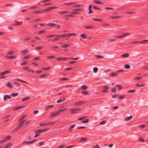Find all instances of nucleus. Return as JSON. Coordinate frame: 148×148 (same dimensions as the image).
Here are the masks:
<instances>
[{
	"instance_id": "1",
	"label": "nucleus",
	"mask_w": 148,
	"mask_h": 148,
	"mask_svg": "<svg viewBox=\"0 0 148 148\" xmlns=\"http://www.w3.org/2000/svg\"><path fill=\"white\" fill-rule=\"evenodd\" d=\"M68 58H63L61 57H59L57 58V60L58 61L60 60L65 61L67 60ZM69 58L72 59L73 60H77L79 59V57H78L76 58Z\"/></svg>"
},
{
	"instance_id": "2",
	"label": "nucleus",
	"mask_w": 148,
	"mask_h": 148,
	"mask_svg": "<svg viewBox=\"0 0 148 148\" xmlns=\"http://www.w3.org/2000/svg\"><path fill=\"white\" fill-rule=\"evenodd\" d=\"M47 130V129H39L37 130H36L35 132H36L35 135L34 136L35 137H36L40 135V133L42 132H44Z\"/></svg>"
},
{
	"instance_id": "3",
	"label": "nucleus",
	"mask_w": 148,
	"mask_h": 148,
	"mask_svg": "<svg viewBox=\"0 0 148 148\" xmlns=\"http://www.w3.org/2000/svg\"><path fill=\"white\" fill-rule=\"evenodd\" d=\"M22 123L23 122H20L17 124L16 127L13 130V131L15 132L22 127L23 126Z\"/></svg>"
},
{
	"instance_id": "4",
	"label": "nucleus",
	"mask_w": 148,
	"mask_h": 148,
	"mask_svg": "<svg viewBox=\"0 0 148 148\" xmlns=\"http://www.w3.org/2000/svg\"><path fill=\"white\" fill-rule=\"evenodd\" d=\"M58 7L57 6H53V7H51L49 8H48L46 9H45L44 10H42L43 12H47L49 11H50L51 10L53 9H55L57 8Z\"/></svg>"
},
{
	"instance_id": "5",
	"label": "nucleus",
	"mask_w": 148,
	"mask_h": 148,
	"mask_svg": "<svg viewBox=\"0 0 148 148\" xmlns=\"http://www.w3.org/2000/svg\"><path fill=\"white\" fill-rule=\"evenodd\" d=\"M81 110V109L79 108H74L73 109H70L69 110L71 111V113H76L77 111H80Z\"/></svg>"
},
{
	"instance_id": "6",
	"label": "nucleus",
	"mask_w": 148,
	"mask_h": 148,
	"mask_svg": "<svg viewBox=\"0 0 148 148\" xmlns=\"http://www.w3.org/2000/svg\"><path fill=\"white\" fill-rule=\"evenodd\" d=\"M85 103V102L84 101H80L75 102L73 103V105L74 106H77L80 105L82 104H83Z\"/></svg>"
},
{
	"instance_id": "7",
	"label": "nucleus",
	"mask_w": 148,
	"mask_h": 148,
	"mask_svg": "<svg viewBox=\"0 0 148 148\" xmlns=\"http://www.w3.org/2000/svg\"><path fill=\"white\" fill-rule=\"evenodd\" d=\"M103 88L104 90L101 91V92L103 93H106L108 92L107 90L109 89V87L108 86H104L103 87Z\"/></svg>"
},
{
	"instance_id": "8",
	"label": "nucleus",
	"mask_w": 148,
	"mask_h": 148,
	"mask_svg": "<svg viewBox=\"0 0 148 148\" xmlns=\"http://www.w3.org/2000/svg\"><path fill=\"white\" fill-rule=\"evenodd\" d=\"M59 114L58 113V112H57L56 113L52 112L51 113V114L50 116V118H53L56 116L58 115Z\"/></svg>"
},
{
	"instance_id": "9",
	"label": "nucleus",
	"mask_w": 148,
	"mask_h": 148,
	"mask_svg": "<svg viewBox=\"0 0 148 148\" xmlns=\"http://www.w3.org/2000/svg\"><path fill=\"white\" fill-rule=\"evenodd\" d=\"M10 72V70H7L1 72L0 74V76H3Z\"/></svg>"
},
{
	"instance_id": "10",
	"label": "nucleus",
	"mask_w": 148,
	"mask_h": 148,
	"mask_svg": "<svg viewBox=\"0 0 148 148\" xmlns=\"http://www.w3.org/2000/svg\"><path fill=\"white\" fill-rule=\"evenodd\" d=\"M20 23H22L23 22H18L17 21H15L14 23H12V25L14 26H19L21 25Z\"/></svg>"
},
{
	"instance_id": "11",
	"label": "nucleus",
	"mask_w": 148,
	"mask_h": 148,
	"mask_svg": "<svg viewBox=\"0 0 148 148\" xmlns=\"http://www.w3.org/2000/svg\"><path fill=\"white\" fill-rule=\"evenodd\" d=\"M11 98V97L8 95H6L4 96L3 97V100L4 101H6L7 99H10Z\"/></svg>"
},
{
	"instance_id": "12",
	"label": "nucleus",
	"mask_w": 148,
	"mask_h": 148,
	"mask_svg": "<svg viewBox=\"0 0 148 148\" xmlns=\"http://www.w3.org/2000/svg\"><path fill=\"white\" fill-rule=\"evenodd\" d=\"M93 1L96 4H104V3L99 1L97 0H93Z\"/></svg>"
},
{
	"instance_id": "13",
	"label": "nucleus",
	"mask_w": 148,
	"mask_h": 148,
	"mask_svg": "<svg viewBox=\"0 0 148 148\" xmlns=\"http://www.w3.org/2000/svg\"><path fill=\"white\" fill-rule=\"evenodd\" d=\"M84 28L87 29H91L94 28V27L92 26H87L84 27Z\"/></svg>"
},
{
	"instance_id": "14",
	"label": "nucleus",
	"mask_w": 148,
	"mask_h": 148,
	"mask_svg": "<svg viewBox=\"0 0 148 148\" xmlns=\"http://www.w3.org/2000/svg\"><path fill=\"white\" fill-rule=\"evenodd\" d=\"M43 12L42 10H38L34 11L33 13L34 14H36L41 13Z\"/></svg>"
},
{
	"instance_id": "15",
	"label": "nucleus",
	"mask_w": 148,
	"mask_h": 148,
	"mask_svg": "<svg viewBox=\"0 0 148 148\" xmlns=\"http://www.w3.org/2000/svg\"><path fill=\"white\" fill-rule=\"evenodd\" d=\"M54 37H57L53 39V42H54L56 40H59L60 38V35H55Z\"/></svg>"
},
{
	"instance_id": "16",
	"label": "nucleus",
	"mask_w": 148,
	"mask_h": 148,
	"mask_svg": "<svg viewBox=\"0 0 148 148\" xmlns=\"http://www.w3.org/2000/svg\"><path fill=\"white\" fill-rule=\"evenodd\" d=\"M12 145V143H8L7 145H5L4 146L5 148H8L10 147Z\"/></svg>"
},
{
	"instance_id": "17",
	"label": "nucleus",
	"mask_w": 148,
	"mask_h": 148,
	"mask_svg": "<svg viewBox=\"0 0 148 148\" xmlns=\"http://www.w3.org/2000/svg\"><path fill=\"white\" fill-rule=\"evenodd\" d=\"M76 34L75 33H70L69 34H66V37H69L72 36H75Z\"/></svg>"
},
{
	"instance_id": "18",
	"label": "nucleus",
	"mask_w": 148,
	"mask_h": 148,
	"mask_svg": "<svg viewBox=\"0 0 148 148\" xmlns=\"http://www.w3.org/2000/svg\"><path fill=\"white\" fill-rule=\"evenodd\" d=\"M132 117V116H126L125 119V120L126 121H128L131 119Z\"/></svg>"
},
{
	"instance_id": "19",
	"label": "nucleus",
	"mask_w": 148,
	"mask_h": 148,
	"mask_svg": "<svg viewBox=\"0 0 148 148\" xmlns=\"http://www.w3.org/2000/svg\"><path fill=\"white\" fill-rule=\"evenodd\" d=\"M26 117V115L24 114L23 115L22 117H21L18 120V121H20L21 120H23Z\"/></svg>"
},
{
	"instance_id": "20",
	"label": "nucleus",
	"mask_w": 148,
	"mask_h": 148,
	"mask_svg": "<svg viewBox=\"0 0 148 148\" xmlns=\"http://www.w3.org/2000/svg\"><path fill=\"white\" fill-rule=\"evenodd\" d=\"M30 98V97H25L23 98L22 99V101H25L26 100L29 99Z\"/></svg>"
},
{
	"instance_id": "21",
	"label": "nucleus",
	"mask_w": 148,
	"mask_h": 148,
	"mask_svg": "<svg viewBox=\"0 0 148 148\" xmlns=\"http://www.w3.org/2000/svg\"><path fill=\"white\" fill-rule=\"evenodd\" d=\"M6 86L8 87H9V88H12L13 87L12 85H11V84L9 82H8L7 83L6 85Z\"/></svg>"
},
{
	"instance_id": "22",
	"label": "nucleus",
	"mask_w": 148,
	"mask_h": 148,
	"mask_svg": "<svg viewBox=\"0 0 148 148\" xmlns=\"http://www.w3.org/2000/svg\"><path fill=\"white\" fill-rule=\"evenodd\" d=\"M33 143V142L32 141H25L23 142V144H30Z\"/></svg>"
},
{
	"instance_id": "23",
	"label": "nucleus",
	"mask_w": 148,
	"mask_h": 148,
	"mask_svg": "<svg viewBox=\"0 0 148 148\" xmlns=\"http://www.w3.org/2000/svg\"><path fill=\"white\" fill-rule=\"evenodd\" d=\"M80 37L84 39H86L87 38V36L85 34H82L80 35Z\"/></svg>"
},
{
	"instance_id": "24",
	"label": "nucleus",
	"mask_w": 148,
	"mask_h": 148,
	"mask_svg": "<svg viewBox=\"0 0 148 148\" xmlns=\"http://www.w3.org/2000/svg\"><path fill=\"white\" fill-rule=\"evenodd\" d=\"M129 56V54L128 53H127L122 55L121 56V57H122L126 58L128 57Z\"/></svg>"
},
{
	"instance_id": "25",
	"label": "nucleus",
	"mask_w": 148,
	"mask_h": 148,
	"mask_svg": "<svg viewBox=\"0 0 148 148\" xmlns=\"http://www.w3.org/2000/svg\"><path fill=\"white\" fill-rule=\"evenodd\" d=\"M64 100H65V99L64 98L62 99L61 98V99H58L57 101V102L58 103H61V102H62L63 101H64Z\"/></svg>"
},
{
	"instance_id": "26",
	"label": "nucleus",
	"mask_w": 148,
	"mask_h": 148,
	"mask_svg": "<svg viewBox=\"0 0 148 148\" xmlns=\"http://www.w3.org/2000/svg\"><path fill=\"white\" fill-rule=\"evenodd\" d=\"M87 140V138L85 137H81L80 139V141L81 142H83L85 141H86Z\"/></svg>"
},
{
	"instance_id": "27",
	"label": "nucleus",
	"mask_w": 148,
	"mask_h": 148,
	"mask_svg": "<svg viewBox=\"0 0 148 148\" xmlns=\"http://www.w3.org/2000/svg\"><path fill=\"white\" fill-rule=\"evenodd\" d=\"M148 42V40H144L141 41H139L140 43H147V42Z\"/></svg>"
},
{
	"instance_id": "28",
	"label": "nucleus",
	"mask_w": 148,
	"mask_h": 148,
	"mask_svg": "<svg viewBox=\"0 0 148 148\" xmlns=\"http://www.w3.org/2000/svg\"><path fill=\"white\" fill-rule=\"evenodd\" d=\"M47 25H49L51 26H56L57 25V24H56L53 23H49L47 24Z\"/></svg>"
},
{
	"instance_id": "29",
	"label": "nucleus",
	"mask_w": 148,
	"mask_h": 148,
	"mask_svg": "<svg viewBox=\"0 0 148 148\" xmlns=\"http://www.w3.org/2000/svg\"><path fill=\"white\" fill-rule=\"evenodd\" d=\"M145 85V84H138V83H136V86L138 87H140L141 86H144Z\"/></svg>"
},
{
	"instance_id": "30",
	"label": "nucleus",
	"mask_w": 148,
	"mask_h": 148,
	"mask_svg": "<svg viewBox=\"0 0 148 148\" xmlns=\"http://www.w3.org/2000/svg\"><path fill=\"white\" fill-rule=\"evenodd\" d=\"M28 51V50L25 49L22 50L21 52V53L23 54H25Z\"/></svg>"
},
{
	"instance_id": "31",
	"label": "nucleus",
	"mask_w": 148,
	"mask_h": 148,
	"mask_svg": "<svg viewBox=\"0 0 148 148\" xmlns=\"http://www.w3.org/2000/svg\"><path fill=\"white\" fill-rule=\"evenodd\" d=\"M54 107V106L53 105H47L46 106H45V108H46L47 110L48 108H50L53 107Z\"/></svg>"
},
{
	"instance_id": "32",
	"label": "nucleus",
	"mask_w": 148,
	"mask_h": 148,
	"mask_svg": "<svg viewBox=\"0 0 148 148\" xmlns=\"http://www.w3.org/2000/svg\"><path fill=\"white\" fill-rule=\"evenodd\" d=\"M87 87L85 85H83L81 87V89L82 90H86Z\"/></svg>"
},
{
	"instance_id": "33",
	"label": "nucleus",
	"mask_w": 148,
	"mask_h": 148,
	"mask_svg": "<svg viewBox=\"0 0 148 148\" xmlns=\"http://www.w3.org/2000/svg\"><path fill=\"white\" fill-rule=\"evenodd\" d=\"M121 17L120 16H110V18H120Z\"/></svg>"
},
{
	"instance_id": "34",
	"label": "nucleus",
	"mask_w": 148,
	"mask_h": 148,
	"mask_svg": "<svg viewBox=\"0 0 148 148\" xmlns=\"http://www.w3.org/2000/svg\"><path fill=\"white\" fill-rule=\"evenodd\" d=\"M75 2H71L69 3H64V5H71L73 4H75Z\"/></svg>"
},
{
	"instance_id": "35",
	"label": "nucleus",
	"mask_w": 148,
	"mask_h": 148,
	"mask_svg": "<svg viewBox=\"0 0 148 148\" xmlns=\"http://www.w3.org/2000/svg\"><path fill=\"white\" fill-rule=\"evenodd\" d=\"M116 88L115 87H114L111 89V91L112 92H114L116 91Z\"/></svg>"
},
{
	"instance_id": "36",
	"label": "nucleus",
	"mask_w": 148,
	"mask_h": 148,
	"mask_svg": "<svg viewBox=\"0 0 148 148\" xmlns=\"http://www.w3.org/2000/svg\"><path fill=\"white\" fill-rule=\"evenodd\" d=\"M69 46V44H65L63 45H61V47L63 48H66Z\"/></svg>"
},
{
	"instance_id": "37",
	"label": "nucleus",
	"mask_w": 148,
	"mask_h": 148,
	"mask_svg": "<svg viewBox=\"0 0 148 148\" xmlns=\"http://www.w3.org/2000/svg\"><path fill=\"white\" fill-rule=\"evenodd\" d=\"M23 106H20L18 107H17L16 108H14V110H18L20 108H23Z\"/></svg>"
},
{
	"instance_id": "38",
	"label": "nucleus",
	"mask_w": 148,
	"mask_h": 148,
	"mask_svg": "<svg viewBox=\"0 0 148 148\" xmlns=\"http://www.w3.org/2000/svg\"><path fill=\"white\" fill-rule=\"evenodd\" d=\"M130 34V33H124L123 34V37H125L126 36L129 35Z\"/></svg>"
},
{
	"instance_id": "39",
	"label": "nucleus",
	"mask_w": 148,
	"mask_h": 148,
	"mask_svg": "<svg viewBox=\"0 0 148 148\" xmlns=\"http://www.w3.org/2000/svg\"><path fill=\"white\" fill-rule=\"evenodd\" d=\"M92 20L94 21L99 22H101L102 21V20L101 19L99 18H93L92 19Z\"/></svg>"
},
{
	"instance_id": "40",
	"label": "nucleus",
	"mask_w": 148,
	"mask_h": 148,
	"mask_svg": "<svg viewBox=\"0 0 148 148\" xmlns=\"http://www.w3.org/2000/svg\"><path fill=\"white\" fill-rule=\"evenodd\" d=\"M124 67L126 69H129L130 68V66L129 64H126L124 65Z\"/></svg>"
},
{
	"instance_id": "41",
	"label": "nucleus",
	"mask_w": 148,
	"mask_h": 148,
	"mask_svg": "<svg viewBox=\"0 0 148 148\" xmlns=\"http://www.w3.org/2000/svg\"><path fill=\"white\" fill-rule=\"evenodd\" d=\"M16 58V56L14 55L8 57H7V58L9 59H12V58Z\"/></svg>"
},
{
	"instance_id": "42",
	"label": "nucleus",
	"mask_w": 148,
	"mask_h": 148,
	"mask_svg": "<svg viewBox=\"0 0 148 148\" xmlns=\"http://www.w3.org/2000/svg\"><path fill=\"white\" fill-rule=\"evenodd\" d=\"M11 138V136H7L5 138V140H6V141L8 140H10Z\"/></svg>"
},
{
	"instance_id": "43",
	"label": "nucleus",
	"mask_w": 148,
	"mask_h": 148,
	"mask_svg": "<svg viewBox=\"0 0 148 148\" xmlns=\"http://www.w3.org/2000/svg\"><path fill=\"white\" fill-rule=\"evenodd\" d=\"M95 56H96V57H98V59H102L103 58V56L100 55H95Z\"/></svg>"
},
{
	"instance_id": "44",
	"label": "nucleus",
	"mask_w": 148,
	"mask_h": 148,
	"mask_svg": "<svg viewBox=\"0 0 148 148\" xmlns=\"http://www.w3.org/2000/svg\"><path fill=\"white\" fill-rule=\"evenodd\" d=\"M125 97L123 95H121V96L118 97V99H122L124 98Z\"/></svg>"
},
{
	"instance_id": "45",
	"label": "nucleus",
	"mask_w": 148,
	"mask_h": 148,
	"mask_svg": "<svg viewBox=\"0 0 148 148\" xmlns=\"http://www.w3.org/2000/svg\"><path fill=\"white\" fill-rule=\"evenodd\" d=\"M116 86L117 87V89L118 90H119L121 89V87L120 85H117Z\"/></svg>"
},
{
	"instance_id": "46",
	"label": "nucleus",
	"mask_w": 148,
	"mask_h": 148,
	"mask_svg": "<svg viewBox=\"0 0 148 148\" xmlns=\"http://www.w3.org/2000/svg\"><path fill=\"white\" fill-rule=\"evenodd\" d=\"M50 69V67H48L46 68H42V69L43 70H48Z\"/></svg>"
},
{
	"instance_id": "47",
	"label": "nucleus",
	"mask_w": 148,
	"mask_h": 148,
	"mask_svg": "<svg viewBox=\"0 0 148 148\" xmlns=\"http://www.w3.org/2000/svg\"><path fill=\"white\" fill-rule=\"evenodd\" d=\"M14 53V52L13 51H10L8 52L7 54L8 55L13 54Z\"/></svg>"
},
{
	"instance_id": "48",
	"label": "nucleus",
	"mask_w": 148,
	"mask_h": 148,
	"mask_svg": "<svg viewBox=\"0 0 148 148\" xmlns=\"http://www.w3.org/2000/svg\"><path fill=\"white\" fill-rule=\"evenodd\" d=\"M93 71L95 73H96L98 70V69L97 67H94L93 69Z\"/></svg>"
},
{
	"instance_id": "49",
	"label": "nucleus",
	"mask_w": 148,
	"mask_h": 148,
	"mask_svg": "<svg viewBox=\"0 0 148 148\" xmlns=\"http://www.w3.org/2000/svg\"><path fill=\"white\" fill-rule=\"evenodd\" d=\"M18 94V93H13L11 94V95L12 97H15L17 96Z\"/></svg>"
},
{
	"instance_id": "50",
	"label": "nucleus",
	"mask_w": 148,
	"mask_h": 148,
	"mask_svg": "<svg viewBox=\"0 0 148 148\" xmlns=\"http://www.w3.org/2000/svg\"><path fill=\"white\" fill-rule=\"evenodd\" d=\"M89 121V119H87L85 120H83L82 121V122L83 123H86L88 122Z\"/></svg>"
},
{
	"instance_id": "51",
	"label": "nucleus",
	"mask_w": 148,
	"mask_h": 148,
	"mask_svg": "<svg viewBox=\"0 0 148 148\" xmlns=\"http://www.w3.org/2000/svg\"><path fill=\"white\" fill-rule=\"evenodd\" d=\"M13 84L15 85L16 86H20V84L17 82H13Z\"/></svg>"
},
{
	"instance_id": "52",
	"label": "nucleus",
	"mask_w": 148,
	"mask_h": 148,
	"mask_svg": "<svg viewBox=\"0 0 148 148\" xmlns=\"http://www.w3.org/2000/svg\"><path fill=\"white\" fill-rule=\"evenodd\" d=\"M73 11H77V12L81 11H82V10L81 8H79L76 9L75 10H73Z\"/></svg>"
},
{
	"instance_id": "53",
	"label": "nucleus",
	"mask_w": 148,
	"mask_h": 148,
	"mask_svg": "<svg viewBox=\"0 0 148 148\" xmlns=\"http://www.w3.org/2000/svg\"><path fill=\"white\" fill-rule=\"evenodd\" d=\"M37 8V7L36 6H32L29 8H28L29 10H31V9H36V8Z\"/></svg>"
},
{
	"instance_id": "54",
	"label": "nucleus",
	"mask_w": 148,
	"mask_h": 148,
	"mask_svg": "<svg viewBox=\"0 0 148 148\" xmlns=\"http://www.w3.org/2000/svg\"><path fill=\"white\" fill-rule=\"evenodd\" d=\"M49 125V123H46L45 124H42V123H41L40 124V126H45V125Z\"/></svg>"
},
{
	"instance_id": "55",
	"label": "nucleus",
	"mask_w": 148,
	"mask_h": 148,
	"mask_svg": "<svg viewBox=\"0 0 148 148\" xmlns=\"http://www.w3.org/2000/svg\"><path fill=\"white\" fill-rule=\"evenodd\" d=\"M50 1V0H42L40 1L41 3H45Z\"/></svg>"
},
{
	"instance_id": "56",
	"label": "nucleus",
	"mask_w": 148,
	"mask_h": 148,
	"mask_svg": "<svg viewBox=\"0 0 148 148\" xmlns=\"http://www.w3.org/2000/svg\"><path fill=\"white\" fill-rule=\"evenodd\" d=\"M82 94L83 95H88L89 94L88 92L86 91H83L82 92Z\"/></svg>"
},
{
	"instance_id": "57",
	"label": "nucleus",
	"mask_w": 148,
	"mask_h": 148,
	"mask_svg": "<svg viewBox=\"0 0 148 148\" xmlns=\"http://www.w3.org/2000/svg\"><path fill=\"white\" fill-rule=\"evenodd\" d=\"M117 75H118V74L117 73H112L110 74V76H116Z\"/></svg>"
},
{
	"instance_id": "58",
	"label": "nucleus",
	"mask_w": 148,
	"mask_h": 148,
	"mask_svg": "<svg viewBox=\"0 0 148 148\" xmlns=\"http://www.w3.org/2000/svg\"><path fill=\"white\" fill-rule=\"evenodd\" d=\"M135 91H136V90H130L128 91H127V93H132V92H134Z\"/></svg>"
},
{
	"instance_id": "59",
	"label": "nucleus",
	"mask_w": 148,
	"mask_h": 148,
	"mask_svg": "<svg viewBox=\"0 0 148 148\" xmlns=\"http://www.w3.org/2000/svg\"><path fill=\"white\" fill-rule=\"evenodd\" d=\"M93 8H94V9H97V10H102L100 8H98L97 7L95 6H93Z\"/></svg>"
},
{
	"instance_id": "60",
	"label": "nucleus",
	"mask_w": 148,
	"mask_h": 148,
	"mask_svg": "<svg viewBox=\"0 0 148 148\" xmlns=\"http://www.w3.org/2000/svg\"><path fill=\"white\" fill-rule=\"evenodd\" d=\"M47 75V74H44L42 75H41L39 76V77L40 78H42L43 77H46Z\"/></svg>"
},
{
	"instance_id": "61",
	"label": "nucleus",
	"mask_w": 148,
	"mask_h": 148,
	"mask_svg": "<svg viewBox=\"0 0 148 148\" xmlns=\"http://www.w3.org/2000/svg\"><path fill=\"white\" fill-rule=\"evenodd\" d=\"M42 48V47H41L38 46L36 47L35 49L37 50H40Z\"/></svg>"
},
{
	"instance_id": "62",
	"label": "nucleus",
	"mask_w": 148,
	"mask_h": 148,
	"mask_svg": "<svg viewBox=\"0 0 148 148\" xmlns=\"http://www.w3.org/2000/svg\"><path fill=\"white\" fill-rule=\"evenodd\" d=\"M86 116H84V117L79 118H78V120L79 121H80V120H82L83 119H85L86 118Z\"/></svg>"
},
{
	"instance_id": "63",
	"label": "nucleus",
	"mask_w": 148,
	"mask_h": 148,
	"mask_svg": "<svg viewBox=\"0 0 148 148\" xmlns=\"http://www.w3.org/2000/svg\"><path fill=\"white\" fill-rule=\"evenodd\" d=\"M27 63V61H25L23 62L21 64V66L25 65Z\"/></svg>"
},
{
	"instance_id": "64",
	"label": "nucleus",
	"mask_w": 148,
	"mask_h": 148,
	"mask_svg": "<svg viewBox=\"0 0 148 148\" xmlns=\"http://www.w3.org/2000/svg\"><path fill=\"white\" fill-rule=\"evenodd\" d=\"M65 147L64 145H61L59 146L57 148H64Z\"/></svg>"
}]
</instances>
